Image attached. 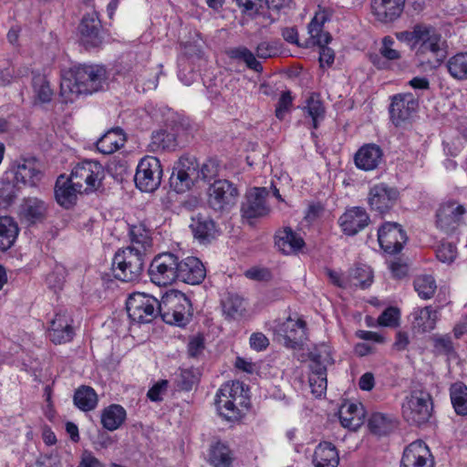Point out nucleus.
Here are the masks:
<instances>
[{"label": "nucleus", "mask_w": 467, "mask_h": 467, "mask_svg": "<svg viewBox=\"0 0 467 467\" xmlns=\"http://www.w3.org/2000/svg\"><path fill=\"white\" fill-rule=\"evenodd\" d=\"M400 42L406 43L421 64L436 67L444 57L446 42L441 34L430 25H416L411 31L396 33Z\"/></svg>", "instance_id": "1"}, {"label": "nucleus", "mask_w": 467, "mask_h": 467, "mask_svg": "<svg viewBox=\"0 0 467 467\" xmlns=\"http://www.w3.org/2000/svg\"><path fill=\"white\" fill-rule=\"evenodd\" d=\"M105 69L98 65H77L61 74L60 98L65 103L74 102L79 95L99 90Z\"/></svg>", "instance_id": "2"}, {"label": "nucleus", "mask_w": 467, "mask_h": 467, "mask_svg": "<svg viewBox=\"0 0 467 467\" xmlns=\"http://www.w3.org/2000/svg\"><path fill=\"white\" fill-rule=\"evenodd\" d=\"M248 405V389L243 382H226L216 392V410L221 417L228 421L240 420Z\"/></svg>", "instance_id": "3"}, {"label": "nucleus", "mask_w": 467, "mask_h": 467, "mask_svg": "<svg viewBox=\"0 0 467 467\" xmlns=\"http://www.w3.org/2000/svg\"><path fill=\"white\" fill-rule=\"evenodd\" d=\"M143 252L134 246H128L116 252L112 262L114 276L123 282L138 280L144 267Z\"/></svg>", "instance_id": "4"}, {"label": "nucleus", "mask_w": 467, "mask_h": 467, "mask_svg": "<svg viewBox=\"0 0 467 467\" xmlns=\"http://www.w3.org/2000/svg\"><path fill=\"white\" fill-rule=\"evenodd\" d=\"M162 319L171 325L183 327L191 315L192 305L188 297L181 291L171 289L161 300Z\"/></svg>", "instance_id": "5"}, {"label": "nucleus", "mask_w": 467, "mask_h": 467, "mask_svg": "<svg viewBox=\"0 0 467 467\" xmlns=\"http://www.w3.org/2000/svg\"><path fill=\"white\" fill-rule=\"evenodd\" d=\"M126 310L132 323L148 324L161 314V301L149 294L135 292L129 296Z\"/></svg>", "instance_id": "6"}, {"label": "nucleus", "mask_w": 467, "mask_h": 467, "mask_svg": "<svg viewBox=\"0 0 467 467\" xmlns=\"http://www.w3.org/2000/svg\"><path fill=\"white\" fill-rule=\"evenodd\" d=\"M432 411L431 395L423 390L412 391L401 405L403 419L410 425L420 426L426 423Z\"/></svg>", "instance_id": "7"}, {"label": "nucleus", "mask_w": 467, "mask_h": 467, "mask_svg": "<svg viewBox=\"0 0 467 467\" xmlns=\"http://www.w3.org/2000/svg\"><path fill=\"white\" fill-rule=\"evenodd\" d=\"M69 178L83 192H92L101 186L105 169L98 161H84L73 168Z\"/></svg>", "instance_id": "8"}, {"label": "nucleus", "mask_w": 467, "mask_h": 467, "mask_svg": "<svg viewBox=\"0 0 467 467\" xmlns=\"http://www.w3.org/2000/svg\"><path fill=\"white\" fill-rule=\"evenodd\" d=\"M333 362L332 350L327 345H320L313 353L309 384L315 396L321 397L325 393L327 386V366Z\"/></svg>", "instance_id": "9"}, {"label": "nucleus", "mask_w": 467, "mask_h": 467, "mask_svg": "<svg viewBox=\"0 0 467 467\" xmlns=\"http://www.w3.org/2000/svg\"><path fill=\"white\" fill-rule=\"evenodd\" d=\"M177 271L178 256L171 253H163L151 261L149 275L153 284L166 286L178 280Z\"/></svg>", "instance_id": "10"}, {"label": "nucleus", "mask_w": 467, "mask_h": 467, "mask_svg": "<svg viewBox=\"0 0 467 467\" xmlns=\"http://www.w3.org/2000/svg\"><path fill=\"white\" fill-rule=\"evenodd\" d=\"M162 168L158 158L146 156L140 160L135 174L136 186L145 192H152L161 184Z\"/></svg>", "instance_id": "11"}, {"label": "nucleus", "mask_w": 467, "mask_h": 467, "mask_svg": "<svg viewBox=\"0 0 467 467\" xmlns=\"http://www.w3.org/2000/svg\"><path fill=\"white\" fill-rule=\"evenodd\" d=\"M466 208L453 200H448L439 204L435 213V225L444 233L455 231L462 222Z\"/></svg>", "instance_id": "12"}, {"label": "nucleus", "mask_w": 467, "mask_h": 467, "mask_svg": "<svg viewBox=\"0 0 467 467\" xmlns=\"http://www.w3.org/2000/svg\"><path fill=\"white\" fill-rule=\"evenodd\" d=\"M198 179L197 164L187 158H182L172 169L170 177V187L177 193H184L191 190Z\"/></svg>", "instance_id": "13"}, {"label": "nucleus", "mask_w": 467, "mask_h": 467, "mask_svg": "<svg viewBox=\"0 0 467 467\" xmlns=\"http://www.w3.org/2000/svg\"><path fill=\"white\" fill-rule=\"evenodd\" d=\"M238 194L234 183L227 180H216L208 188V202L214 210H229L236 204Z\"/></svg>", "instance_id": "14"}, {"label": "nucleus", "mask_w": 467, "mask_h": 467, "mask_svg": "<svg viewBox=\"0 0 467 467\" xmlns=\"http://www.w3.org/2000/svg\"><path fill=\"white\" fill-rule=\"evenodd\" d=\"M378 241L385 253L394 254L401 251L407 235L400 224L385 222L378 230Z\"/></svg>", "instance_id": "15"}, {"label": "nucleus", "mask_w": 467, "mask_h": 467, "mask_svg": "<svg viewBox=\"0 0 467 467\" xmlns=\"http://www.w3.org/2000/svg\"><path fill=\"white\" fill-rule=\"evenodd\" d=\"M435 459L430 447L421 440L405 447L400 467H434Z\"/></svg>", "instance_id": "16"}, {"label": "nucleus", "mask_w": 467, "mask_h": 467, "mask_svg": "<svg viewBox=\"0 0 467 467\" xmlns=\"http://www.w3.org/2000/svg\"><path fill=\"white\" fill-rule=\"evenodd\" d=\"M73 318L67 310L57 311L50 320L47 335L56 345L65 344L74 337Z\"/></svg>", "instance_id": "17"}, {"label": "nucleus", "mask_w": 467, "mask_h": 467, "mask_svg": "<svg viewBox=\"0 0 467 467\" xmlns=\"http://www.w3.org/2000/svg\"><path fill=\"white\" fill-rule=\"evenodd\" d=\"M267 195L266 188L255 187L247 192L241 212L243 218L247 220L250 224L253 223V220L268 214L269 207L265 202Z\"/></svg>", "instance_id": "18"}, {"label": "nucleus", "mask_w": 467, "mask_h": 467, "mask_svg": "<svg viewBox=\"0 0 467 467\" xmlns=\"http://www.w3.org/2000/svg\"><path fill=\"white\" fill-rule=\"evenodd\" d=\"M80 42L87 47H98L103 42L101 22L96 11L86 14L78 26Z\"/></svg>", "instance_id": "19"}, {"label": "nucleus", "mask_w": 467, "mask_h": 467, "mask_svg": "<svg viewBox=\"0 0 467 467\" xmlns=\"http://www.w3.org/2000/svg\"><path fill=\"white\" fill-rule=\"evenodd\" d=\"M399 198L400 192L397 188L379 183L370 189L368 200L372 210L386 213L394 207Z\"/></svg>", "instance_id": "20"}, {"label": "nucleus", "mask_w": 467, "mask_h": 467, "mask_svg": "<svg viewBox=\"0 0 467 467\" xmlns=\"http://www.w3.org/2000/svg\"><path fill=\"white\" fill-rule=\"evenodd\" d=\"M272 329L277 336L283 337L285 343L291 348H295L306 337L305 322L301 319L288 317L282 323L275 321Z\"/></svg>", "instance_id": "21"}, {"label": "nucleus", "mask_w": 467, "mask_h": 467, "mask_svg": "<svg viewBox=\"0 0 467 467\" xmlns=\"http://www.w3.org/2000/svg\"><path fill=\"white\" fill-rule=\"evenodd\" d=\"M418 102L410 93L398 94L392 98L389 113L396 126L409 120L416 111Z\"/></svg>", "instance_id": "22"}, {"label": "nucleus", "mask_w": 467, "mask_h": 467, "mask_svg": "<svg viewBox=\"0 0 467 467\" xmlns=\"http://www.w3.org/2000/svg\"><path fill=\"white\" fill-rule=\"evenodd\" d=\"M369 216L366 210L361 207H351L345 211L339 217L338 224L342 232L349 236L357 234L368 226Z\"/></svg>", "instance_id": "23"}, {"label": "nucleus", "mask_w": 467, "mask_h": 467, "mask_svg": "<svg viewBox=\"0 0 467 467\" xmlns=\"http://www.w3.org/2000/svg\"><path fill=\"white\" fill-rule=\"evenodd\" d=\"M178 280L190 285L200 284L206 275L203 264L195 256H188L182 260L178 258Z\"/></svg>", "instance_id": "24"}, {"label": "nucleus", "mask_w": 467, "mask_h": 467, "mask_svg": "<svg viewBox=\"0 0 467 467\" xmlns=\"http://www.w3.org/2000/svg\"><path fill=\"white\" fill-rule=\"evenodd\" d=\"M405 0H371V14L381 23L393 22L400 16Z\"/></svg>", "instance_id": "25"}, {"label": "nucleus", "mask_w": 467, "mask_h": 467, "mask_svg": "<svg viewBox=\"0 0 467 467\" xmlns=\"http://www.w3.org/2000/svg\"><path fill=\"white\" fill-rule=\"evenodd\" d=\"M338 417L344 428L355 431L364 423L366 410L360 402L346 401L339 409Z\"/></svg>", "instance_id": "26"}, {"label": "nucleus", "mask_w": 467, "mask_h": 467, "mask_svg": "<svg viewBox=\"0 0 467 467\" xmlns=\"http://www.w3.org/2000/svg\"><path fill=\"white\" fill-rule=\"evenodd\" d=\"M383 152L374 143L363 145L355 154L356 166L363 171L375 170L382 161Z\"/></svg>", "instance_id": "27"}, {"label": "nucleus", "mask_w": 467, "mask_h": 467, "mask_svg": "<svg viewBox=\"0 0 467 467\" xmlns=\"http://www.w3.org/2000/svg\"><path fill=\"white\" fill-rule=\"evenodd\" d=\"M83 192L78 189L71 179L65 175H60L56 182L55 197L57 203L64 208H70L76 203L77 196Z\"/></svg>", "instance_id": "28"}, {"label": "nucleus", "mask_w": 467, "mask_h": 467, "mask_svg": "<svg viewBox=\"0 0 467 467\" xmlns=\"http://www.w3.org/2000/svg\"><path fill=\"white\" fill-rule=\"evenodd\" d=\"M275 244L284 254H296L303 251L306 244L300 234L286 227L276 234Z\"/></svg>", "instance_id": "29"}, {"label": "nucleus", "mask_w": 467, "mask_h": 467, "mask_svg": "<svg viewBox=\"0 0 467 467\" xmlns=\"http://www.w3.org/2000/svg\"><path fill=\"white\" fill-rule=\"evenodd\" d=\"M47 213V203L43 200L35 197L25 199L19 210L20 218L28 223L42 222Z\"/></svg>", "instance_id": "30"}, {"label": "nucleus", "mask_w": 467, "mask_h": 467, "mask_svg": "<svg viewBox=\"0 0 467 467\" xmlns=\"http://www.w3.org/2000/svg\"><path fill=\"white\" fill-rule=\"evenodd\" d=\"M312 462L314 467H337L339 453L331 442H320L315 449Z\"/></svg>", "instance_id": "31"}, {"label": "nucleus", "mask_w": 467, "mask_h": 467, "mask_svg": "<svg viewBox=\"0 0 467 467\" xmlns=\"http://www.w3.org/2000/svg\"><path fill=\"white\" fill-rule=\"evenodd\" d=\"M159 72L149 68L145 64L136 63L130 70L128 78L130 81L141 84L144 90L155 89L158 86Z\"/></svg>", "instance_id": "32"}, {"label": "nucleus", "mask_w": 467, "mask_h": 467, "mask_svg": "<svg viewBox=\"0 0 467 467\" xmlns=\"http://www.w3.org/2000/svg\"><path fill=\"white\" fill-rule=\"evenodd\" d=\"M327 20L325 11H318L315 14L307 26L309 45L322 46L327 45L331 40V36L327 32L323 31V26Z\"/></svg>", "instance_id": "33"}, {"label": "nucleus", "mask_w": 467, "mask_h": 467, "mask_svg": "<svg viewBox=\"0 0 467 467\" xmlns=\"http://www.w3.org/2000/svg\"><path fill=\"white\" fill-rule=\"evenodd\" d=\"M234 455L227 443L218 441L213 442L208 452V462L213 467H231Z\"/></svg>", "instance_id": "34"}, {"label": "nucleus", "mask_w": 467, "mask_h": 467, "mask_svg": "<svg viewBox=\"0 0 467 467\" xmlns=\"http://www.w3.org/2000/svg\"><path fill=\"white\" fill-rule=\"evenodd\" d=\"M125 141L126 136L121 129H111L97 141V149L102 154H112L123 147Z\"/></svg>", "instance_id": "35"}, {"label": "nucleus", "mask_w": 467, "mask_h": 467, "mask_svg": "<svg viewBox=\"0 0 467 467\" xmlns=\"http://www.w3.org/2000/svg\"><path fill=\"white\" fill-rule=\"evenodd\" d=\"M177 146L176 134L173 130L161 129L152 132L148 149L151 152L174 150Z\"/></svg>", "instance_id": "36"}, {"label": "nucleus", "mask_w": 467, "mask_h": 467, "mask_svg": "<svg viewBox=\"0 0 467 467\" xmlns=\"http://www.w3.org/2000/svg\"><path fill=\"white\" fill-rule=\"evenodd\" d=\"M126 416V410L122 406L111 404L102 410L100 421L104 429L113 431L124 423Z\"/></svg>", "instance_id": "37"}, {"label": "nucleus", "mask_w": 467, "mask_h": 467, "mask_svg": "<svg viewBox=\"0 0 467 467\" xmlns=\"http://www.w3.org/2000/svg\"><path fill=\"white\" fill-rule=\"evenodd\" d=\"M448 74L457 81L467 80V51H460L451 56L446 63Z\"/></svg>", "instance_id": "38"}, {"label": "nucleus", "mask_w": 467, "mask_h": 467, "mask_svg": "<svg viewBox=\"0 0 467 467\" xmlns=\"http://www.w3.org/2000/svg\"><path fill=\"white\" fill-rule=\"evenodd\" d=\"M130 246L139 248L143 254L152 246V238L150 230L143 223L132 224L130 226Z\"/></svg>", "instance_id": "39"}, {"label": "nucleus", "mask_w": 467, "mask_h": 467, "mask_svg": "<svg viewBox=\"0 0 467 467\" xmlns=\"http://www.w3.org/2000/svg\"><path fill=\"white\" fill-rule=\"evenodd\" d=\"M19 233L18 226L9 216L0 217V250L6 251L16 242Z\"/></svg>", "instance_id": "40"}, {"label": "nucleus", "mask_w": 467, "mask_h": 467, "mask_svg": "<svg viewBox=\"0 0 467 467\" xmlns=\"http://www.w3.org/2000/svg\"><path fill=\"white\" fill-rule=\"evenodd\" d=\"M410 317H412L413 327L422 331L432 330L438 318L437 311L431 306L416 308Z\"/></svg>", "instance_id": "41"}, {"label": "nucleus", "mask_w": 467, "mask_h": 467, "mask_svg": "<svg viewBox=\"0 0 467 467\" xmlns=\"http://www.w3.org/2000/svg\"><path fill=\"white\" fill-rule=\"evenodd\" d=\"M450 398L456 414L467 415V387L462 382L453 383L450 388Z\"/></svg>", "instance_id": "42"}, {"label": "nucleus", "mask_w": 467, "mask_h": 467, "mask_svg": "<svg viewBox=\"0 0 467 467\" xmlns=\"http://www.w3.org/2000/svg\"><path fill=\"white\" fill-rule=\"evenodd\" d=\"M349 286L367 288L373 283V271L368 265L359 264L351 269L349 274Z\"/></svg>", "instance_id": "43"}, {"label": "nucleus", "mask_w": 467, "mask_h": 467, "mask_svg": "<svg viewBox=\"0 0 467 467\" xmlns=\"http://www.w3.org/2000/svg\"><path fill=\"white\" fill-rule=\"evenodd\" d=\"M74 404L83 411H90L98 405V395L88 386L78 388L74 395Z\"/></svg>", "instance_id": "44"}, {"label": "nucleus", "mask_w": 467, "mask_h": 467, "mask_svg": "<svg viewBox=\"0 0 467 467\" xmlns=\"http://www.w3.org/2000/svg\"><path fill=\"white\" fill-rule=\"evenodd\" d=\"M191 228L194 237L200 242H205L214 237L216 232L214 223L202 217L192 218Z\"/></svg>", "instance_id": "45"}, {"label": "nucleus", "mask_w": 467, "mask_h": 467, "mask_svg": "<svg viewBox=\"0 0 467 467\" xmlns=\"http://www.w3.org/2000/svg\"><path fill=\"white\" fill-rule=\"evenodd\" d=\"M33 90L36 101L48 103L51 101L54 92L49 81L45 75L35 74L33 78Z\"/></svg>", "instance_id": "46"}, {"label": "nucleus", "mask_w": 467, "mask_h": 467, "mask_svg": "<svg viewBox=\"0 0 467 467\" xmlns=\"http://www.w3.org/2000/svg\"><path fill=\"white\" fill-rule=\"evenodd\" d=\"M41 177V172L35 169L31 163L20 164L16 167L15 171L16 182L25 185L36 186Z\"/></svg>", "instance_id": "47"}, {"label": "nucleus", "mask_w": 467, "mask_h": 467, "mask_svg": "<svg viewBox=\"0 0 467 467\" xmlns=\"http://www.w3.org/2000/svg\"><path fill=\"white\" fill-rule=\"evenodd\" d=\"M223 314L230 318H241L245 313V302L237 295H230L223 300Z\"/></svg>", "instance_id": "48"}, {"label": "nucleus", "mask_w": 467, "mask_h": 467, "mask_svg": "<svg viewBox=\"0 0 467 467\" xmlns=\"http://www.w3.org/2000/svg\"><path fill=\"white\" fill-rule=\"evenodd\" d=\"M414 289L421 299H430L437 289L434 277L431 275H420L414 279Z\"/></svg>", "instance_id": "49"}, {"label": "nucleus", "mask_w": 467, "mask_h": 467, "mask_svg": "<svg viewBox=\"0 0 467 467\" xmlns=\"http://www.w3.org/2000/svg\"><path fill=\"white\" fill-rule=\"evenodd\" d=\"M230 58L238 62H244L249 68L259 72L262 70L261 64L255 58L254 53L245 47H237L228 51Z\"/></svg>", "instance_id": "50"}, {"label": "nucleus", "mask_w": 467, "mask_h": 467, "mask_svg": "<svg viewBox=\"0 0 467 467\" xmlns=\"http://www.w3.org/2000/svg\"><path fill=\"white\" fill-rule=\"evenodd\" d=\"M304 109L307 115L312 119L313 128L317 129L320 121L323 120L325 116V108L322 101L317 95H311L306 102Z\"/></svg>", "instance_id": "51"}, {"label": "nucleus", "mask_w": 467, "mask_h": 467, "mask_svg": "<svg viewBox=\"0 0 467 467\" xmlns=\"http://www.w3.org/2000/svg\"><path fill=\"white\" fill-rule=\"evenodd\" d=\"M393 425V417L381 412L373 413L368 420L370 431L379 435L386 434Z\"/></svg>", "instance_id": "52"}, {"label": "nucleus", "mask_w": 467, "mask_h": 467, "mask_svg": "<svg viewBox=\"0 0 467 467\" xmlns=\"http://www.w3.org/2000/svg\"><path fill=\"white\" fill-rule=\"evenodd\" d=\"M457 254V247L453 243L451 242L441 243L436 250V256L438 260L448 265L454 262Z\"/></svg>", "instance_id": "53"}, {"label": "nucleus", "mask_w": 467, "mask_h": 467, "mask_svg": "<svg viewBox=\"0 0 467 467\" xmlns=\"http://www.w3.org/2000/svg\"><path fill=\"white\" fill-rule=\"evenodd\" d=\"M467 140V132L462 133V136H458L453 139L446 137L443 140V150L447 155L456 156L463 148V141Z\"/></svg>", "instance_id": "54"}, {"label": "nucleus", "mask_w": 467, "mask_h": 467, "mask_svg": "<svg viewBox=\"0 0 467 467\" xmlns=\"http://www.w3.org/2000/svg\"><path fill=\"white\" fill-rule=\"evenodd\" d=\"M379 53L388 60H398L400 57V52L395 47V41L389 36L382 38Z\"/></svg>", "instance_id": "55"}, {"label": "nucleus", "mask_w": 467, "mask_h": 467, "mask_svg": "<svg viewBox=\"0 0 467 467\" xmlns=\"http://www.w3.org/2000/svg\"><path fill=\"white\" fill-rule=\"evenodd\" d=\"M400 311L396 307L387 308L378 319L379 325L382 327H395L399 323Z\"/></svg>", "instance_id": "56"}, {"label": "nucleus", "mask_w": 467, "mask_h": 467, "mask_svg": "<svg viewBox=\"0 0 467 467\" xmlns=\"http://www.w3.org/2000/svg\"><path fill=\"white\" fill-rule=\"evenodd\" d=\"M219 171V166L215 160H208L204 162L201 169L198 170L199 178L209 181L217 176Z\"/></svg>", "instance_id": "57"}, {"label": "nucleus", "mask_w": 467, "mask_h": 467, "mask_svg": "<svg viewBox=\"0 0 467 467\" xmlns=\"http://www.w3.org/2000/svg\"><path fill=\"white\" fill-rule=\"evenodd\" d=\"M65 275H64V269L62 266H57L53 272L47 275L46 278V282L47 285L54 289H59L61 288L63 283H64Z\"/></svg>", "instance_id": "58"}, {"label": "nucleus", "mask_w": 467, "mask_h": 467, "mask_svg": "<svg viewBox=\"0 0 467 467\" xmlns=\"http://www.w3.org/2000/svg\"><path fill=\"white\" fill-rule=\"evenodd\" d=\"M249 343L254 350L263 351L268 347L269 340L262 332H254L250 336Z\"/></svg>", "instance_id": "59"}, {"label": "nucleus", "mask_w": 467, "mask_h": 467, "mask_svg": "<svg viewBox=\"0 0 467 467\" xmlns=\"http://www.w3.org/2000/svg\"><path fill=\"white\" fill-rule=\"evenodd\" d=\"M292 104V97L289 91L283 92L275 109V116L282 119Z\"/></svg>", "instance_id": "60"}, {"label": "nucleus", "mask_w": 467, "mask_h": 467, "mask_svg": "<svg viewBox=\"0 0 467 467\" xmlns=\"http://www.w3.org/2000/svg\"><path fill=\"white\" fill-rule=\"evenodd\" d=\"M168 387V381L167 380H161L154 384L148 391V398L151 401H159L162 400V395L167 389Z\"/></svg>", "instance_id": "61"}, {"label": "nucleus", "mask_w": 467, "mask_h": 467, "mask_svg": "<svg viewBox=\"0 0 467 467\" xmlns=\"http://www.w3.org/2000/svg\"><path fill=\"white\" fill-rule=\"evenodd\" d=\"M204 348L203 337L200 335L190 338L188 343V352L192 357L200 355Z\"/></svg>", "instance_id": "62"}, {"label": "nucleus", "mask_w": 467, "mask_h": 467, "mask_svg": "<svg viewBox=\"0 0 467 467\" xmlns=\"http://www.w3.org/2000/svg\"><path fill=\"white\" fill-rule=\"evenodd\" d=\"M320 47L319 51V63L320 67H330L335 59L334 51L327 47V45L318 46Z\"/></svg>", "instance_id": "63"}, {"label": "nucleus", "mask_w": 467, "mask_h": 467, "mask_svg": "<svg viewBox=\"0 0 467 467\" xmlns=\"http://www.w3.org/2000/svg\"><path fill=\"white\" fill-rule=\"evenodd\" d=\"M244 275L255 281H263L270 278V272L265 268L253 267L245 271Z\"/></svg>", "instance_id": "64"}]
</instances>
